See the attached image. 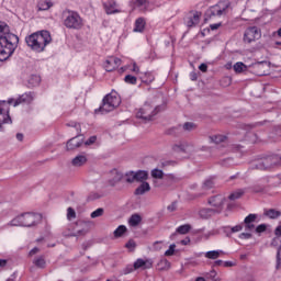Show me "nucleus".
<instances>
[{"instance_id": "nucleus-55", "label": "nucleus", "mask_w": 281, "mask_h": 281, "mask_svg": "<svg viewBox=\"0 0 281 281\" xmlns=\"http://www.w3.org/2000/svg\"><path fill=\"white\" fill-rule=\"evenodd\" d=\"M41 249L38 247H34L33 249L30 250L29 256H36Z\"/></svg>"}, {"instance_id": "nucleus-5", "label": "nucleus", "mask_w": 281, "mask_h": 281, "mask_svg": "<svg viewBox=\"0 0 281 281\" xmlns=\"http://www.w3.org/2000/svg\"><path fill=\"white\" fill-rule=\"evenodd\" d=\"M160 108L159 106H153L148 103H145L137 112L136 117L138 120H143L144 122H150L157 113H159Z\"/></svg>"}, {"instance_id": "nucleus-43", "label": "nucleus", "mask_w": 281, "mask_h": 281, "mask_svg": "<svg viewBox=\"0 0 281 281\" xmlns=\"http://www.w3.org/2000/svg\"><path fill=\"white\" fill-rule=\"evenodd\" d=\"M103 214H104V209L99 207V209H97L95 211H93V212L90 214V216H91V218H100V216H103Z\"/></svg>"}, {"instance_id": "nucleus-15", "label": "nucleus", "mask_w": 281, "mask_h": 281, "mask_svg": "<svg viewBox=\"0 0 281 281\" xmlns=\"http://www.w3.org/2000/svg\"><path fill=\"white\" fill-rule=\"evenodd\" d=\"M131 4L133 10H139V12H148V8H150V1L148 0H132Z\"/></svg>"}, {"instance_id": "nucleus-19", "label": "nucleus", "mask_w": 281, "mask_h": 281, "mask_svg": "<svg viewBox=\"0 0 281 281\" xmlns=\"http://www.w3.org/2000/svg\"><path fill=\"white\" fill-rule=\"evenodd\" d=\"M216 214H221V210L205 207L199 211V216L204 220L212 218V216H216Z\"/></svg>"}, {"instance_id": "nucleus-7", "label": "nucleus", "mask_w": 281, "mask_h": 281, "mask_svg": "<svg viewBox=\"0 0 281 281\" xmlns=\"http://www.w3.org/2000/svg\"><path fill=\"white\" fill-rule=\"evenodd\" d=\"M229 1H220L217 4L211 7L206 14L212 19V16H223V14H227V10H229Z\"/></svg>"}, {"instance_id": "nucleus-9", "label": "nucleus", "mask_w": 281, "mask_h": 281, "mask_svg": "<svg viewBox=\"0 0 281 281\" xmlns=\"http://www.w3.org/2000/svg\"><path fill=\"white\" fill-rule=\"evenodd\" d=\"M22 218L23 227H34L43 221V216L38 213H23Z\"/></svg>"}, {"instance_id": "nucleus-54", "label": "nucleus", "mask_w": 281, "mask_h": 281, "mask_svg": "<svg viewBox=\"0 0 281 281\" xmlns=\"http://www.w3.org/2000/svg\"><path fill=\"white\" fill-rule=\"evenodd\" d=\"M133 271H135V265H134V266H127V267L124 269L125 276L128 274V273H133Z\"/></svg>"}, {"instance_id": "nucleus-48", "label": "nucleus", "mask_w": 281, "mask_h": 281, "mask_svg": "<svg viewBox=\"0 0 281 281\" xmlns=\"http://www.w3.org/2000/svg\"><path fill=\"white\" fill-rule=\"evenodd\" d=\"M67 218L71 221V218H76V211L71 207H68L67 210Z\"/></svg>"}, {"instance_id": "nucleus-29", "label": "nucleus", "mask_w": 281, "mask_h": 281, "mask_svg": "<svg viewBox=\"0 0 281 281\" xmlns=\"http://www.w3.org/2000/svg\"><path fill=\"white\" fill-rule=\"evenodd\" d=\"M142 223V216L139 214H133L128 220V225L131 227H137Z\"/></svg>"}, {"instance_id": "nucleus-1", "label": "nucleus", "mask_w": 281, "mask_h": 281, "mask_svg": "<svg viewBox=\"0 0 281 281\" xmlns=\"http://www.w3.org/2000/svg\"><path fill=\"white\" fill-rule=\"evenodd\" d=\"M19 45V36L10 33L5 24H0V61L8 60Z\"/></svg>"}, {"instance_id": "nucleus-53", "label": "nucleus", "mask_w": 281, "mask_h": 281, "mask_svg": "<svg viewBox=\"0 0 281 281\" xmlns=\"http://www.w3.org/2000/svg\"><path fill=\"white\" fill-rule=\"evenodd\" d=\"M232 234H236V232H243V225H236L231 228Z\"/></svg>"}, {"instance_id": "nucleus-60", "label": "nucleus", "mask_w": 281, "mask_h": 281, "mask_svg": "<svg viewBox=\"0 0 281 281\" xmlns=\"http://www.w3.org/2000/svg\"><path fill=\"white\" fill-rule=\"evenodd\" d=\"M211 30L214 31V30H218V27H221V24H211Z\"/></svg>"}, {"instance_id": "nucleus-4", "label": "nucleus", "mask_w": 281, "mask_h": 281, "mask_svg": "<svg viewBox=\"0 0 281 281\" xmlns=\"http://www.w3.org/2000/svg\"><path fill=\"white\" fill-rule=\"evenodd\" d=\"M120 104H122L120 94H117V92H111L103 98L102 105L99 110H95V113H98V111L101 113H111V111H115Z\"/></svg>"}, {"instance_id": "nucleus-21", "label": "nucleus", "mask_w": 281, "mask_h": 281, "mask_svg": "<svg viewBox=\"0 0 281 281\" xmlns=\"http://www.w3.org/2000/svg\"><path fill=\"white\" fill-rule=\"evenodd\" d=\"M134 269H153V260L151 259H137L134 262Z\"/></svg>"}, {"instance_id": "nucleus-16", "label": "nucleus", "mask_w": 281, "mask_h": 281, "mask_svg": "<svg viewBox=\"0 0 281 281\" xmlns=\"http://www.w3.org/2000/svg\"><path fill=\"white\" fill-rule=\"evenodd\" d=\"M120 65H122V59L117 57H110L104 65L105 71H115Z\"/></svg>"}, {"instance_id": "nucleus-38", "label": "nucleus", "mask_w": 281, "mask_h": 281, "mask_svg": "<svg viewBox=\"0 0 281 281\" xmlns=\"http://www.w3.org/2000/svg\"><path fill=\"white\" fill-rule=\"evenodd\" d=\"M125 181L126 183H135L137 181V178L135 176V171H128L125 173Z\"/></svg>"}, {"instance_id": "nucleus-49", "label": "nucleus", "mask_w": 281, "mask_h": 281, "mask_svg": "<svg viewBox=\"0 0 281 281\" xmlns=\"http://www.w3.org/2000/svg\"><path fill=\"white\" fill-rule=\"evenodd\" d=\"M262 232H267V224H260L256 227L257 234H262Z\"/></svg>"}, {"instance_id": "nucleus-57", "label": "nucleus", "mask_w": 281, "mask_h": 281, "mask_svg": "<svg viewBox=\"0 0 281 281\" xmlns=\"http://www.w3.org/2000/svg\"><path fill=\"white\" fill-rule=\"evenodd\" d=\"M8 260L5 259H0V269H3V267H7Z\"/></svg>"}, {"instance_id": "nucleus-17", "label": "nucleus", "mask_w": 281, "mask_h": 281, "mask_svg": "<svg viewBox=\"0 0 281 281\" xmlns=\"http://www.w3.org/2000/svg\"><path fill=\"white\" fill-rule=\"evenodd\" d=\"M34 100V92H25L20 95L19 99L15 100L14 106H19V104H30Z\"/></svg>"}, {"instance_id": "nucleus-11", "label": "nucleus", "mask_w": 281, "mask_h": 281, "mask_svg": "<svg viewBox=\"0 0 281 281\" xmlns=\"http://www.w3.org/2000/svg\"><path fill=\"white\" fill-rule=\"evenodd\" d=\"M103 8L105 10V14H120L122 12V9H120V4H117V1L115 0H108L106 2H103Z\"/></svg>"}, {"instance_id": "nucleus-22", "label": "nucleus", "mask_w": 281, "mask_h": 281, "mask_svg": "<svg viewBox=\"0 0 281 281\" xmlns=\"http://www.w3.org/2000/svg\"><path fill=\"white\" fill-rule=\"evenodd\" d=\"M146 192H150V183L142 182V184L135 189L134 194L142 196V194H146Z\"/></svg>"}, {"instance_id": "nucleus-24", "label": "nucleus", "mask_w": 281, "mask_h": 281, "mask_svg": "<svg viewBox=\"0 0 281 281\" xmlns=\"http://www.w3.org/2000/svg\"><path fill=\"white\" fill-rule=\"evenodd\" d=\"M145 29L146 20H144V18L136 19L133 32H144Z\"/></svg>"}, {"instance_id": "nucleus-10", "label": "nucleus", "mask_w": 281, "mask_h": 281, "mask_svg": "<svg viewBox=\"0 0 281 281\" xmlns=\"http://www.w3.org/2000/svg\"><path fill=\"white\" fill-rule=\"evenodd\" d=\"M5 101L0 102V131L3 128V124H12V117H10V109L7 108Z\"/></svg>"}, {"instance_id": "nucleus-40", "label": "nucleus", "mask_w": 281, "mask_h": 281, "mask_svg": "<svg viewBox=\"0 0 281 281\" xmlns=\"http://www.w3.org/2000/svg\"><path fill=\"white\" fill-rule=\"evenodd\" d=\"M183 131H187L188 133H190V131H195L196 128V124H194L193 122H186L182 125Z\"/></svg>"}, {"instance_id": "nucleus-6", "label": "nucleus", "mask_w": 281, "mask_h": 281, "mask_svg": "<svg viewBox=\"0 0 281 281\" xmlns=\"http://www.w3.org/2000/svg\"><path fill=\"white\" fill-rule=\"evenodd\" d=\"M276 166H280V156L271 155L257 162L255 168L257 170H271L272 168H276Z\"/></svg>"}, {"instance_id": "nucleus-13", "label": "nucleus", "mask_w": 281, "mask_h": 281, "mask_svg": "<svg viewBox=\"0 0 281 281\" xmlns=\"http://www.w3.org/2000/svg\"><path fill=\"white\" fill-rule=\"evenodd\" d=\"M224 203H225V195H222V194H217L209 199V205H212V207H215L214 210H220V213L223 212Z\"/></svg>"}, {"instance_id": "nucleus-50", "label": "nucleus", "mask_w": 281, "mask_h": 281, "mask_svg": "<svg viewBox=\"0 0 281 281\" xmlns=\"http://www.w3.org/2000/svg\"><path fill=\"white\" fill-rule=\"evenodd\" d=\"M98 136H90L89 139L86 140V146H91V144H95Z\"/></svg>"}, {"instance_id": "nucleus-59", "label": "nucleus", "mask_w": 281, "mask_h": 281, "mask_svg": "<svg viewBox=\"0 0 281 281\" xmlns=\"http://www.w3.org/2000/svg\"><path fill=\"white\" fill-rule=\"evenodd\" d=\"M169 212H175L177 210V203H172L168 206Z\"/></svg>"}, {"instance_id": "nucleus-47", "label": "nucleus", "mask_w": 281, "mask_h": 281, "mask_svg": "<svg viewBox=\"0 0 281 281\" xmlns=\"http://www.w3.org/2000/svg\"><path fill=\"white\" fill-rule=\"evenodd\" d=\"M177 248V245L171 244L169 246V249L165 251V256H175V249Z\"/></svg>"}, {"instance_id": "nucleus-32", "label": "nucleus", "mask_w": 281, "mask_h": 281, "mask_svg": "<svg viewBox=\"0 0 281 281\" xmlns=\"http://www.w3.org/2000/svg\"><path fill=\"white\" fill-rule=\"evenodd\" d=\"M209 139L213 144H223V142H225V139H227V136L217 134V135L210 136Z\"/></svg>"}, {"instance_id": "nucleus-18", "label": "nucleus", "mask_w": 281, "mask_h": 281, "mask_svg": "<svg viewBox=\"0 0 281 281\" xmlns=\"http://www.w3.org/2000/svg\"><path fill=\"white\" fill-rule=\"evenodd\" d=\"M199 21H201V13L199 12H190L189 16L186 20L188 27H194V25H199Z\"/></svg>"}, {"instance_id": "nucleus-27", "label": "nucleus", "mask_w": 281, "mask_h": 281, "mask_svg": "<svg viewBox=\"0 0 281 281\" xmlns=\"http://www.w3.org/2000/svg\"><path fill=\"white\" fill-rule=\"evenodd\" d=\"M140 80L145 85H150V82L155 81V76L153 75V72H143L140 75Z\"/></svg>"}, {"instance_id": "nucleus-56", "label": "nucleus", "mask_w": 281, "mask_h": 281, "mask_svg": "<svg viewBox=\"0 0 281 281\" xmlns=\"http://www.w3.org/2000/svg\"><path fill=\"white\" fill-rule=\"evenodd\" d=\"M200 71H202L203 74L207 72V64H201L199 66Z\"/></svg>"}, {"instance_id": "nucleus-12", "label": "nucleus", "mask_w": 281, "mask_h": 281, "mask_svg": "<svg viewBox=\"0 0 281 281\" xmlns=\"http://www.w3.org/2000/svg\"><path fill=\"white\" fill-rule=\"evenodd\" d=\"M82 144H85V136L77 135L67 142L66 150H76L77 148H80Z\"/></svg>"}, {"instance_id": "nucleus-26", "label": "nucleus", "mask_w": 281, "mask_h": 281, "mask_svg": "<svg viewBox=\"0 0 281 281\" xmlns=\"http://www.w3.org/2000/svg\"><path fill=\"white\" fill-rule=\"evenodd\" d=\"M71 164L72 166L80 168V166H85V164H87V156L79 155L72 159Z\"/></svg>"}, {"instance_id": "nucleus-28", "label": "nucleus", "mask_w": 281, "mask_h": 281, "mask_svg": "<svg viewBox=\"0 0 281 281\" xmlns=\"http://www.w3.org/2000/svg\"><path fill=\"white\" fill-rule=\"evenodd\" d=\"M263 215L268 216V218H280L281 212L276 209H269L263 211Z\"/></svg>"}, {"instance_id": "nucleus-63", "label": "nucleus", "mask_w": 281, "mask_h": 281, "mask_svg": "<svg viewBox=\"0 0 281 281\" xmlns=\"http://www.w3.org/2000/svg\"><path fill=\"white\" fill-rule=\"evenodd\" d=\"M225 267H234V263L232 261H226L224 263Z\"/></svg>"}, {"instance_id": "nucleus-36", "label": "nucleus", "mask_w": 281, "mask_h": 281, "mask_svg": "<svg viewBox=\"0 0 281 281\" xmlns=\"http://www.w3.org/2000/svg\"><path fill=\"white\" fill-rule=\"evenodd\" d=\"M190 229H192V226H191L190 224H184V225L179 226V227L176 229V232H177V234H182V235H184V234L190 233Z\"/></svg>"}, {"instance_id": "nucleus-61", "label": "nucleus", "mask_w": 281, "mask_h": 281, "mask_svg": "<svg viewBox=\"0 0 281 281\" xmlns=\"http://www.w3.org/2000/svg\"><path fill=\"white\" fill-rule=\"evenodd\" d=\"M16 139H18V142H23V134L22 133H18L16 134Z\"/></svg>"}, {"instance_id": "nucleus-52", "label": "nucleus", "mask_w": 281, "mask_h": 281, "mask_svg": "<svg viewBox=\"0 0 281 281\" xmlns=\"http://www.w3.org/2000/svg\"><path fill=\"white\" fill-rule=\"evenodd\" d=\"M239 238H241V240H249V238H251V233H241L239 234Z\"/></svg>"}, {"instance_id": "nucleus-8", "label": "nucleus", "mask_w": 281, "mask_h": 281, "mask_svg": "<svg viewBox=\"0 0 281 281\" xmlns=\"http://www.w3.org/2000/svg\"><path fill=\"white\" fill-rule=\"evenodd\" d=\"M261 36L262 34L260 33L258 26H249L244 33V43H247L248 45L256 43V41H259Z\"/></svg>"}, {"instance_id": "nucleus-41", "label": "nucleus", "mask_w": 281, "mask_h": 281, "mask_svg": "<svg viewBox=\"0 0 281 281\" xmlns=\"http://www.w3.org/2000/svg\"><path fill=\"white\" fill-rule=\"evenodd\" d=\"M153 179H164V171L161 169L151 170Z\"/></svg>"}, {"instance_id": "nucleus-34", "label": "nucleus", "mask_w": 281, "mask_h": 281, "mask_svg": "<svg viewBox=\"0 0 281 281\" xmlns=\"http://www.w3.org/2000/svg\"><path fill=\"white\" fill-rule=\"evenodd\" d=\"M221 250H210L205 252V258H209V260H216L221 257Z\"/></svg>"}, {"instance_id": "nucleus-14", "label": "nucleus", "mask_w": 281, "mask_h": 281, "mask_svg": "<svg viewBox=\"0 0 281 281\" xmlns=\"http://www.w3.org/2000/svg\"><path fill=\"white\" fill-rule=\"evenodd\" d=\"M252 69L256 76H267V69H269V63L267 60L257 61L252 65Z\"/></svg>"}, {"instance_id": "nucleus-37", "label": "nucleus", "mask_w": 281, "mask_h": 281, "mask_svg": "<svg viewBox=\"0 0 281 281\" xmlns=\"http://www.w3.org/2000/svg\"><path fill=\"white\" fill-rule=\"evenodd\" d=\"M126 234V226L120 225L115 231H114V237L115 238H122Z\"/></svg>"}, {"instance_id": "nucleus-64", "label": "nucleus", "mask_w": 281, "mask_h": 281, "mask_svg": "<svg viewBox=\"0 0 281 281\" xmlns=\"http://www.w3.org/2000/svg\"><path fill=\"white\" fill-rule=\"evenodd\" d=\"M196 78H198V77H196V74H195V72H192V74H191V80H196Z\"/></svg>"}, {"instance_id": "nucleus-31", "label": "nucleus", "mask_w": 281, "mask_h": 281, "mask_svg": "<svg viewBox=\"0 0 281 281\" xmlns=\"http://www.w3.org/2000/svg\"><path fill=\"white\" fill-rule=\"evenodd\" d=\"M157 269L158 271H168V269H170V261H168V259H161L157 263Z\"/></svg>"}, {"instance_id": "nucleus-44", "label": "nucleus", "mask_w": 281, "mask_h": 281, "mask_svg": "<svg viewBox=\"0 0 281 281\" xmlns=\"http://www.w3.org/2000/svg\"><path fill=\"white\" fill-rule=\"evenodd\" d=\"M214 188V180L213 179H206L203 183L204 190H212Z\"/></svg>"}, {"instance_id": "nucleus-33", "label": "nucleus", "mask_w": 281, "mask_h": 281, "mask_svg": "<svg viewBox=\"0 0 281 281\" xmlns=\"http://www.w3.org/2000/svg\"><path fill=\"white\" fill-rule=\"evenodd\" d=\"M33 263L35 265V267H37L38 269H45L47 262L45 261V257L40 256L37 258L34 259Z\"/></svg>"}, {"instance_id": "nucleus-30", "label": "nucleus", "mask_w": 281, "mask_h": 281, "mask_svg": "<svg viewBox=\"0 0 281 281\" xmlns=\"http://www.w3.org/2000/svg\"><path fill=\"white\" fill-rule=\"evenodd\" d=\"M8 227H23V216H16L10 223L7 224Z\"/></svg>"}, {"instance_id": "nucleus-23", "label": "nucleus", "mask_w": 281, "mask_h": 281, "mask_svg": "<svg viewBox=\"0 0 281 281\" xmlns=\"http://www.w3.org/2000/svg\"><path fill=\"white\" fill-rule=\"evenodd\" d=\"M54 5V3H52V1L49 0H40L37 2V10L38 12H45L46 10H49V8H52Z\"/></svg>"}, {"instance_id": "nucleus-2", "label": "nucleus", "mask_w": 281, "mask_h": 281, "mask_svg": "<svg viewBox=\"0 0 281 281\" xmlns=\"http://www.w3.org/2000/svg\"><path fill=\"white\" fill-rule=\"evenodd\" d=\"M25 43L32 52L41 54L52 43V34L48 31H38L25 37Z\"/></svg>"}, {"instance_id": "nucleus-25", "label": "nucleus", "mask_w": 281, "mask_h": 281, "mask_svg": "<svg viewBox=\"0 0 281 281\" xmlns=\"http://www.w3.org/2000/svg\"><path fill=\"white\" fill-rule=\"evenodd\" d=\"M136 181L138 183H144L148 180V171L146 170H138L135 172Z\"/></svg>"}, {"instance_id": "nucleus-51", "label": "nucleus", "mask_w": 281, "mask_h": 281, "mask_svg": "<svg viewBox=\"0 0 281 281\" xmlns=\"http://www.w3.org/2000/svg\"><path fill=\"white\" fill-rule=\"evenodd\" d=\"M265 190V186L256 184L252 187V192H262Z\"/></svg>"}, {"instance_id": "nucleus-39", "label": "nucleus", "mask_w": 281, "mask_h": 281, "mask_svg": "<svg viewBox=\"0 0 281 281\" xmlns=\"http://www.w3.org/2000/svg\"><path fill=\"white\" fill-rule=\"evenodd\" d=\"M243 194H245V191H243V189H239V190L231 193L228 199H229V201H236V199H240V196H243Z\"/></svg>"}, {"instance_id": "nucleus-45", "label": "nucleus", "mask_w": 281, "mask_h": 281, "mask_svg": "<svg viewBox=\"0 0 281 281\" xmlns=\"http://www.w3.org/2000/svg\"><path fill=\"white\" fill-rule=\"evenodd\" d=\"M244 67H245V64L243 61H237L234 65V71H236V74H240V72H243Z\"/></svg>"}, {"instance_id": "nucleus-20", "label": "nucleus", "mask_w": 281, "mask_h": 281, "mask_svg": "<svg viewBox=\"0 0 281 281\" xmlns=\"http://www.w3.org/2000/svg\"><path fill=\"white\" fill-rule=\"evenodd\" d=\"M256 218H258V215L256 214H249L245 217L244 224L246 232H251L252 229H256V225H254V223H256Z\"/></svg>"}, {"instance_id": "nucleus-62", "label": "nucleus", "mask_w": 281, "mask_h": 281, "mask_svg": "<svg viewBox=\"0 0 281 281\" xmlns=\"http://www.w3.org/2000/svg\"><path fill=\"white\" fill-rule=\"evenodd\" d=\"M214 265L215 267H221V265H223V260H216Z\"/></svg>"}, {"instance_id": "nucleus-3", "label": "nucleus", "mask_w": 281, "mask_h": 281, "mask_svg": "<svg viewBox=\"0 0 281 281\" xmlns=\"http://www.w3.org/2000/svg\"><path fill=\"white\" fill-rule=\"evenodd\" d=\"M64 25L67 30H82L85 21L78 12L66 10L64 12Z\"/></svg>"}, {"instance_id": "nucleus-46", "label": "nucleus", "mask_w": 281, "mask_h": 281, "mask_svg": "<svg viewBox=\"0 0 281 281\" xmlns=\"http://www.w3.org/2000/svg\"><path fill=\"white\" fill-rule=\"evenodd\" d=\"M126 249H130L131 251H135V248L137 247V244L135 243V240L130 239L126 244H125Z\"/></svg>"}, {"instance_id": "nucleus-58", "label": "nucleus", "mask_w": 281, "mask_h": 281, "mask_svg": "<svg viewBox=\"0 0 281 281\" xmlns=\"http://www.w3.org/2000/svg\"><path fill=\"white\" fill-rule=\"evenodd\" d=\"M132 71H134V74H139V66H137V64L134 63Z\"/></svg>"}, {"instance_id": "nucleus-35", "label": "nucleus", "mask_w": 281, "mask_h": 281, "mask_svg": "<svg viewBox=\"0 0 281 281\" xmlns=\"http://www.w3.org/2000/svg\"><path fill=\"white\" fill-rule=\"evenodd\" d=\"M30 87H38L41 85V76L32 75L29 79Z\"/></svg>"}, {"instance_id": "nucleus-42", "label": "nucleus", "mask_w": 281, "mask_h": 281, "mask_svg": "<svg viewBox=\"0 0 281 281\" xmlns=\"http://www.w3.org/2000/svg\"><path fill=\"white\" fill-rule=\"evenodd\" d=\"M124 81L127 85H137V77L133 76V75H126L124 78Z\"/></svg>"}]
</instances>
